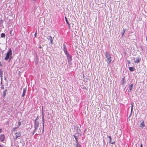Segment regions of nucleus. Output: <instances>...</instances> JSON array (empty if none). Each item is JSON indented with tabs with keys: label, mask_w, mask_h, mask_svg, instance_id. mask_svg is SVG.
Wrapping results in <instances>:
<instances>
[{
	"label": "nucleus",
	"mask_w": 147,
	"mask_h": 147,
	"mask_svg": "<svg viewBox=\"0 0 147 147\" xmlns=\"http://www.w3.org/2000/svg\"><path fill=\"white\" fill-rule=\"evenodd\" d=\"M133 86V84H131L129 86V88L128 90V92H130L131 91V90Z\"/></svg>",
	"instance_id": "2eb2a0df"
},
{
	"label": "nucleus",
	"mask_w": 147,
	"mask_h": 147,
	"mask_svg": "<svg viewBox=\"0 0 147 147\" xmlns=\"http://www.w3.org/2000/svg\"><path fill=\"white\" fill-rule=\"evenodd\" d=\"M104 53L105 56V58L107 59L106 60L108 62V64L109 65L111 61V56L107 52Z\"/></svg>",
	"instance_id": "f03ea898"
},
{
	"label": "nucleus",
	"mask_w": 147,
	"mask_h": 147,
	"mask_svg": "<svg viewBox=\"0 0 147 147\" xmlns=\"http://www.w3.org/2000/svg\"><path fill=\"white\" fill-rule=\"evenodd\" d=\"M70 65L71 64V62H70V63H69Z\"/></svg>",
	"instance_id": "72a5a7b5"
},
{
	"label": "nucleus",
	"mask_w": 147,
	"mask_h": 147,
	"mask_svg": "<svg viewBox=\"0 0 147 147\" xmlns=\"http://www.w3.org/2000/svg\"><path fill=\"white\" fill-rule=\"evenodd\" d=\"M12 58V51L11 49L10 48L9 49V51L7 53L6 56L5 58V60L7 61L9 59V62Z\"/></svg>",
	"instance_id": "f257e3e1"
},
{
	"label": "nucleus",
	"mask_w": 147,
	"mask_h": 147,
	"mask_svg": "<svg viewBox=\"0 0 147 147\" xmlns=\"http://www.w3.org/2000/svg\"><path fill=\"white\" fill-rule=\"evenodd\" d=\"M39 123L37 121H34V129L33 131V134H34V133L36 132L37 130L38 129L39 127Z\"/></svg>",
	"instance_id": "7ed1b4c3"
},
{
	"label": "nucleus",
	"mask_w": 147,
	"mask_h": 147,
	"mask_svg": "<svg viewBox=\"0 0 147 147\" xmlns=\"http://www.w3.org/2000/svg\"><path fill=\"white\" fill-rule=\"evenodd\" d=\"M76 147H82L79 143L76 144Z\"/></svg>",
	"instance_id": "4be33fe9"
},
{
	"label": "nucleus",
	"mask_w": 147,
	"mask_h": 147,
	"mask_svg": "<svg viewBox=\"0 0 147 147\" xmlns=\"http://www.w3.org/2000/svg\"><path fill=\"white\" fill-rule=\"evenodd\" d=\"M5 138V136L3 134H1L0 135V141L3 142Z\"/></svg>",
	"instance_id": "0eeeda50"
},
{
	"label": "nucleus",
	"mask_w": 147,
	"mask_h": 147,
	"mask_svg": "<svg viewBox=\"0 0 147 147\" xmlns=\"http://www.w3.org/2000/svg\"><path fill=\"white\" fill-rule=\"evenodd\" d=\"M63 50L65 54H66L68 53L67 51L66 46L64 44H63Z\"/></svg>",
	"instance_id": "6e6552de"
},
{
	"label": "nucleus",
	"mask_w": 147,
	"mask_h": 147,
	"mask_svg": "<svg viewBox=\"0 0 147 147\" xmlns=\"http://www.w3.org/2000/svg\"><path fill=\"white\" fill-rule=\"evenodd\" d=\"M7 92V89H5L4 91L3 92V97H5Z\"/></svg>",
	"instance_id": "f3484780"
},
{
	"label": "nucleus",
	"mask_w": 147,
	"mask_h": 147,
	"mask_svg": "<svg viewBox=\"0 0 147 147\" xmlns=\"http://www.w3.org/2000/svg\"><path fill=\"white\" fill-rule=\"evenodd\" d=\"M126 83V81L125 80V78H123L121 80V84L123 86Z\"/></svg>",
	"instance_id": "9b49d317"
},
{
	"label": "nucleus",
	"mask_w": 147,
	"mask_h": 147,
	"mask_svg": "<svg viewBox=\"0 0 147 147\" xmlns=\"http://www.w3.org/2000/svg\"><path fill=\"white\" fill-rule=\"evenodd\" d=\"M0 147H5V146L3 144H0Z\"/></svg>",
	"instance_id": "bb28decb"
},
{
	"label": "nucleus",
	"mask_w": 147,
	"mask_h": 147,
	"mask_svg": "<svg viewBox=\"0 0 147 147\" xmlns=\"http://www.w3.org/2000/svg\"><path fill=\"white\" fill-rule=\"evenodd\" d=\"M38 118H39V117L38 116H37V117L36 118L35 120L34 121H37V119H38Z\"/></svg>",
	"instance_id": "c85d7f7f"
},
{
	"label": "nucleus",
	"mask_w": 147,
	"mask_h": 147,
	"mask_svg": "<svg viewBox=\"0 0 147 147\" xmlns=\"http://www.w3.org/2000/svg\"><path fill=\"white\" fill-rule=\"evenodd\" d=\"M133 60L134 61L135 63H140L141 60V58L139 57H137L136 58L134 57Z\"/></svg>",
	"instance_id": "20e7f679"
},
{
	"label": "nucleus",
	"mask_w": 147,
	"mask_h": 147,
	"mask_svg": "<svg viewBox=\"0 0 147 147\" xmlns=\"http://www.w3.org/2000/svg\"><path fill=\"white\" fill-rule=\"evenodd\" d=\"M2 129H0V134L2 132Z\"/></svg>",
	"instance_id": "7c9ffc66"
},
{
	"label": "nucleus",
	"mask_w": 147,
	"mask_h": 147,
	"mask_svg": "<svg viewBox=\"0 0 147 147\" xmlns=\"http://www.w3.org/2000/svg\"><path fill=\"white\" fill-rule=\"evenodd\" d=\"M18 127H16V128H14L13 129V131H15V130H16V129L18 128Z\"/></svg>",
	"instance_id": "a878e982"
},
{
	"label": "nucleus",
	"mask_w": 147,
	"mask_h": 147,
	"mask_svg": "<svg viewBox=\"0 0 147 147\" xmlns=\"http://www.w3.org/2000/svg\"><path fill=\"white\" fill-rule=\"evenodd\" d=\"M36 35H37V31H36V32L35 33L34 35V36L35 37H36Z\"/></svg>",
	"instance_id": "393cba45"
},
{
	"label": "nucleus",
	"mask_w": 147,
	"mask_h": 147,
	"mask_svg": "<svg viewBox=\"0 0 147 147\" xmlns=\"http://www.w3.org/2000/svg\"><path fill=\"white\" fill-rule=\"evenodd\" d=\"M140 147H143V146H142V144L140 146Z\"/></svg>",
	"instance_id": "473e14b6"
},
{
	"label": "nucleus",
	"mask_w": 147,
	"mask_h": 147,
	"mask_svg": "<svg viewBox=\"0 0 147 147\" xmlns=\"http://www.w3.org/2000/svg\"><path fill=\"white\" fill-rule=\"evenodd\" d=\"M108 138H109V142L111 143V144H113L115 142L114 141H113L111 140V136H108Z\"/></svg>",
	"instance_id": "f8f14e48"
},
{
	"label": "nucleus",
	"mask_w": 147,
	"mask_h": 147,
	"mask_svg": "<svg viewBox=\"0 0 147 147\" xmlns=\"http://www.w3.org/2000/svg\"><path fill=\"white\" fill-rule=\"evenodd\" d=\"M0 75V77L1 78H2L3 76H2V75Z\"/></svg>",
	"instance_id": "2f4dec72"
},
{
	"label": "nucleus",
	"mask_w": 147,
	"mask_h": 147,
	"mask_svg": "<svg viewBox=\"0 0 147 147\" xmlns=\"http://www.w3.org/2000/svg\"><path fill=\"white\" fill-rule=\"evenodd\" d=\"M0 71H1V69H0Z\"/></svg>",
	"instance_id": "f704fd0d"
},
{
	"label": "nucleus",
	"mask_w": 147,
	"mask_h": 147,
	"mask_svg": "<svg viewBox=\"0 0 147 147\" xmlns=\"http://www.w3.org/2000/svg\"><path fill=\"white\" fill-rule=\"evenodd\" d=\"M47 39L50 41V43L51 44H53V38L51 36H48L47 37Z\"/></svg>",
	"instance_id": "9d476101"
},
{
	"label": "nucleus",
	"mask_w": 147,
	"mask_h": 147,
	"mask_svg": "<svg viewBox=\"0 0 147 147\" xmlns=\"http://www.w3.org/2000/svg\"><path fill=\"white\" fill-rule=\"evenodd\" d=\"M5 35L4 33H2L1 34V37L2 38H5Z\"/></svg>",
	"instance_id": "6ab92c4d"
},
{
	"label": "nucleus",
	"mask_w": 147,
	"mask_h": 147,
	"mask_svg": "<svg viewBox=\"0 0 147 147\" xmlns=\"http://www.w3.org/2000/svg\"><path fill=\"white\" fill-rule=\"evenodd\" d=\"M133 106L132 105H131V112L133 111Z\"/></svg>",
	"instance_id": "b1692460"
},
{
	"label": "nucleus",
	"mask_w": 147,
	"mask_h": 147,
	"mask_svg": "<svg viewBox=\"0 0 147 147\" xmlns=\"http://www.w3.org/2000/svg\"><path fill=\"white\" fill-rule=\"evenodd\" d=\"M39 130H38V133L36 134V135H38L41 132V129H40V128H39Z\"/></svg>",
	"instance_id": "412c9836"
},
{
	"label": "nucleus",
	"mask_w": 147,
	"mask_h": 147,
	"mask_svg": "<svg viewBox=\"0 0 147 147\" xmlns=\"http://www.w3.org/2000/svg\"><path fill=\"white\" fill-rule=\"evenodd\" d=\"M140 121L141 123L140 124V126L141 127L142 126V127H143V126H144V123L142 120H141Z\"/></svg>",
	"instance_id": "dca6fc26"
},
{
	"label": "nucleus",
	"mask_w": 147,
	"mask_h": 147,
	"mask_svg": "<svg viewBox=\"0 0 147 147\" xmlns=\"http://www.w3.org/2000/svg\"><path fill=\"white\" fill-rule=\"evenodd\" d=\"M43 112H42V124H43V128H42V132L44 130V115L43 114Z\"/></svg>",
	"instance_id": "1a4fd4ad"
},
{
	"label": "nucleus",
	"mask_w": 147,
	"mask_h": 147,
	"mask_svg": "<svg viewBox=\"0 0 147 147\" xmlns=\"http://www.w3.org/2000/svg\"><path fill=\"white\" fill-rule=\"evenodd\" d=\"M21 136V134L19 132H18L16 133H15V136H14V140H16L18 138Z\"/></svg>",
	"instance_id": "423d86ee"
},
{
	"label": "nucleus",
	"mask_w": 147,
	"mask_h": 147,
	"mask_svg": "<svg viewBox=\"0 0 147 147\" xmlns=\"http://www.w3.org/2000/svg\"><path fill=\"white\" fill-rule=\"evenodd\" d=\"M65 21H66V22L67 23V24L68 25H69V22H68V20L67 19V18L65 17Z\"/></svg>",
	"instance_id": "aec40b11"
},
{
	"label": "nucleus",
	"mask_w": 147,
	"mask_h": 147,
	"mask_svg": "<svg viewBox=\"0 0 147 147\" xmlns=\"http://www.w3.org/2000/svg\"><path fill=\"white\" fill-rule=\"evenodd\" d=\"M18 124L19 126H20L21 124V122H18Z\"/></svg>",
	"instance_id": "cd10ccee"
},
{
	"label": "nucleus",
	"mask_w": 147,
	"mask_h": 147,
	"mask_svg": "<svg viewBox=\"0 0 147 147\" xmlns=\"http://www.w3.org/2000/svg\"><path fill=\"white\" fill-rule=\"evenodd\" d=\"M3 71H0V75H3Z\"/></svg>",
	"instance_id": "c756f323"
},
{
	"label": "nucleus",
	"mask_w": 147,
	"mask_h": 147,
	"mask_svg": "<svg viewBox=\"0 0 147 147\" xmlns=\"http://www.w3.org/2000/svg\"><path fill=\"white\" fill-rule=\"evenodd\" d=\"M26 91V88H24L23 89L22 94V97H24V96Z\"/></svg>",
	"instance_id": "ddd939ff"
},
{
	"label": "nucleus",
	"mask_w": 147,
	"mask_h": 147,
	"mask_svg": "<svg viewBox=\"0 0 147 147\" xmlns=\"http://www.w3.org/2000/svg\"><path fill=\"white\" fill-rule=\"evenodd\" d=\"M129 69L131 71H133L134 70V69L133 67H129Z\"/></svg>",
	"instance_id": "a211bd4d"
},
{
	"label": "nucleus",
	"mask_w": 147,
	"mask_h": 147,
	"mask_svg": "<svg viewBox=\"0 0 147 147\" xmlns=\"http://www.w3.org/2000/svg\"><path fill=\"white\" fill-rule=\"evenodd\" d=\"M125 31V29H123V32L121 33L122 36H123L124 34Z\"/></svg>",
	"instance_id": "5701e85b"
},
{
	"label": "nucleus",
	"mask_w": 147,
	"mask_h": 147,
	"mask_svg": "<svg viewBox=\"0 0 147 147\" xmlns=\"http://www.w3.org/2000/svg\"><path fill=\"white\" fill-rule=\"evenodd\" d=\"M74 137L75 138L76 140V144L79 143V142H78V136H76L75 135H74Z\"/></svg>",
	"instance_id": "4468645a"
},
{
	"label": "nucleus",
	"mask_w": 147,
	"mask_h": 147,
	"mask_svg": "<svg viewBox=\"0 0 147 147\" xmlns=\"http://www.w3.org/2000/svg\"><path fill=\"white\" fill-rule=\"evenodd\" d=\"M67 58V59L68 62V63H69L70 61L72 60V57L69 54V53L65 54Z\"/></svg>",
	"instance_id": "39448f33"
}]
</instances>
